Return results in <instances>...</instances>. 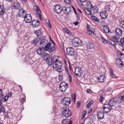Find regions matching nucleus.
<instances>
[{
  "label": "nucleus",
  "instance_id": "57",
  "mask_svg": "<svg viewBox=\"0 0 124 124\" xmlns=\"http://www.w3.org/2000/svg\"><path fill=\"white\" fill-rule=\"evenodd\" d=\"M64 0V2H66L69 4H70L71 3V2L70 0Z\"/></svg>",
  "mask_w": 124,
  "mask_h": 124
},
{
  "label": "nucleus",
  "instance_id": "20",
  "mask_svg": "<svg viewBox=\"0 0 124 124\" xmlns=\"http://www.w3.org/2000/svg\"><path fill=\"white\" fill-rule=\"evenodd\" d=\"M75 71L77 73L81 74L83 72V70L81 67H78L75 68Z\"/></svg>",
  "mask_w": 124,
  "mask_h": 124
},
{
  "label": "nucleus",
  "instance_id": "32",
  "mask_svg": "<svg viewBox=\"0 0 124 124\" xmlns=\"http://www.w3.org/2000/svg\"><path fill=\"white\" fill-rule=\"evenodd\" d=\"M68 87V86H59V88L60 90L62 92H65Z\"/></svg>",
  "mask_w": 124,
  "mask_h": 124
},
{
  "label": "nucleus",
  "instance_id": "16",
  "mask_svg": "<svg viewBox=\"0 0 124 124\" xmlns=\"http://www.w3.org/2000/svg\"><path fill=\"white\" fill-rule=\"evenodd\" d=\"M5 13V9L4 6L3 5H0V15H3Z\"/></svg>",
  "mask_w": 124,
  "mask_h": 124
},
{
  "label": "nucleus",
  "instance_id": "14",
  "mask_svg": "<svg viewBox=\"0 0 124 124\" xmlns=\"http://www.w3.org/2000/svg\"><path fill=\"white\" fill-rule=\"evenodd\" d=\"M122 31L121 29L117 28L116 30V34L118 36H120L122 34Z\"/></svg>",
  "mask_w": 124,
  "mask_h": 124
},
{
  "label": "nucleus",
  "instance_id": "4",
  "mask_svg": "<svg viewBox=\"0 0 124 124\" xmlns=\"http://www.w3.org/2000/svg\"><path fill=\"white\" fill-rule=\"evenodd\" d=\"M67 54L72 56L74 55L75 51L74 49L71 47H68L66 48Z\"/></svg>",
  "mask_w": 124,
  "mask_h": 124
},
{
  "label": "nucleus",
  "instance_id": "61",
  "mask_svg": "<svg viewBox=\"0 0 124 124\" xmlns=\"http://www.w3.org/2000/svg\"><path fill=\"white\" fill-rule=\"evenodd\" d=\"M72 8L73 9V11H74V13H75V14H77V12L75 8L72 6Z\"/></svg>",
  "mask_w": 124,
  "mask_h": 124
},
{
  "label": "nucleus",
  "instance_id": "62",
  "mask_svg": "<svg viewBox=\"0 0 124 124\" xmlns=\"http://www.w3.org/2000/svg\"><path fill=\"white\" fill-rule=\"evenodd\" d=\"M109 42H110V43L112 45L115 44V42L112 41V40H110Z\"/></svg>",
  "mask_w": 124,
  "mask_h": 124
},
{
  "label": "nucleus",
  "instance_id": "17",
  "mask_svg": "<svg viewBox=\"0 0 124 124\" xmlns=\"http://www.w3.org/2000/svg\"><path fill=\"white\" fill-rule=\"evenodd\" d=\"M42 55L43 57L44 60H46L48 58H50V56L49 54L46 53V52L42 54Z\"/></svg>",
  "mask_w": 124,
  "mask_h": 124
},
{
  "label": "nucleus",
  "instance_id": "37",
  "mask_svg": "<svg viewBox=\"0 0 124 124\" xmlns=\"http://www.w3.org/2000/svg\"><path fill=\"white\" fill-rule=\"evenodd\" d=\"M51 59V57H50V58H48L46 60V62L49 65H51V61L50 60Z\"/></svg>",
  "mask_w": 124,
  "mask_h": 124
},
{
  "label": "nucleus",
  "instance_id": "43",
  "mask_svg": "<svg viewBox=\"0 0 124 124\" xmlns=\"http://www.w3.org/2000/svg\"><path fill=\"white\" fill-rule=\"evenodd\" d=\"M68 86V85L67 83L64 82H62L60 84L59 86Z\"/></svg>",
  "mask_w": 124,
  "mask_h": 124
},
{
  "label": "nucleus",
  "instance_id": "30",
  "mask_svg": "<svg viewBox=\"0 0 124 124\" xmlns=\"http://www.w3.org/2000/svg\"><path fill=\"white\" fill-rule=\"evenodd\" d=\"M122 101H124V95L121 96L120 98L119 97L118 98V103H121Z\"/></svg>",
  "mask_w": 124,
  "mask_h": 124
},
{
  "label": "nucleus",
  "instance_id": "25",
  "mask_svg": "<svg viewBox=\"0 0 124 124\" xmlns=\"http://www.w3.org/2000/svg\"><path fill=\"white\" fill-rule=\"evenodd\" d=\"M32 26L34 28H36L37 27L39 26V23H37L36 22V20H33L32 21L31 23Z\"/></svg>",
  "mask_w": 124,
  "mask_h": 124
},
{
  "label": "nucleus",
  "instance_id": "23",
  "mask_svg": "<svg viewBox=\"0 0 124 124\" xmlns=\"http://www.w3.org/2000/svg\"><path fill=\"white\" fill-rule=\"evenodd\" d=\"M103 29L105 32L108 33L110 31L109 27L107 25L103 26Z\"/></svg>",
  "mask_w": 124,
  "mask_h": 124
},
{
  "label": "nucleus",
  "instance_id": "39",
  "mask_svg": "<svg viewBox=\"0 0 124 124\" xmlns=\"http://www.w3.org/2000/svg\"><path fill=\"white\" fill-rule=\"evenodd\" d=\"M6 97H7V95L5 96L3 95L2 96V97H1V98H2L1 99L2 100H4L3 101V102H6L8 100V97H7V98H6Z\"/></svg>",
  "mask_w": 124,
  "mask_h": 124
},
{
  "label": "nucleus",
  "instance_id": "8",
  "mask_svg": "<svg viewBox=\"0 0 124 124\" xmlns=\"http://www.w3.org/2000/svg\"><path fill=\"white\" fill-rule=\"evenodd\" d=\"M54 65L55 66L56 68L57 71L60 73H61L62 71L61 69L62 64L61 62H60L59 63H55Z\"/></svg>",
  "mask_w": 124,
  "mask_h": 124
},
{
  "label": "nucleus",
  "instance_id": "10",
  "mask_svg": "<svg viewBox=\"0 0 124 124\" xmlns=\"http://www.w3.org/2000/svg\"><path fill=\"white\" fill-rule=\"evenodd\" d=\"M104 112L103 111L101 110L99 111L97 113V115L98 118L99 119H103L104 116Z\"/></svg>",
  "mask_w": 124,
  "mask_h": 124
},
{
  "label": "nucleus",
  "instance_id": "41",
  "mask_svg": "<svg viewBox=\"0 0 124 124\" xmlns=\"http://www.w3.org/2000/svg\"><path fill=\"white\" fill-rule=\"evenodd\" d=\"M55 58H54L53 57H51V59L50 60H51V65L52 64L53 65L54 63H55ZM53 67L54 68V67L53 65Z\"/></svg>",
  "mask_w": 124,
  "mask_h": 124
},
{
  "label": "nucleus",
  "instance_id": "7",
  "mask_svg": "<svg viewBox=\"0 0 124 124\" xmlns=\"http://www.w3.org/2000/svg\"><path fill=\"white\" fill-rule=\"evenodd\" d=\"M62 102L65 105L68 106L71 103V100L70 98L65 97L62 99Z\"/></svg>",
  "mask_w": 124,
  "mask_h": 124
},
{
  "label": "nucleus",
  "instance_id": "12",
  "mask_svg": "<svg viewBox=\"0 0 124 124\" xmlns=\"http://www.w3.org/2000/svg\"><path fill=\"white\" fill-rule=\"evenodd\" d=\"M101 17L102 19H105L108 16V14L107 12L105 11H102L100 13Z\"/></svg>",
  "mask_w": 124,
  "mask_h": 124
},
{
  "label": "nucleus",
  "instance_id": "24",
  "mask_svg": "<svg viewBox=\"0 0 124 124\" xmlns=\"http://www.w3.org/2000/svg\"><path fill=\"white\" fill-rule=\"evenodd\" d=\"M39 42V38H37L35 39H34L31 41V43L32 44H33L34 46H35L37 45V43Z\"/></svg>",
  "mask_w": 124,
  "mask_h": 124
},
{
  "label": "nucleus",
  "instance_id": "64",
  "mask_svg": "<svg viewBox=\"0 0 124 124\" xmlns=\"http://www.w3.org/2000/svg\"><path fill=\"white\" fill-rule=\"evenodd\" d=\"M4 114L5 115V117L6 118H7L8 116V114L7 112H5L4 113Z\"/></svg>",
  "mask_w": 124,
  "mask_h": 124
},
{
  "label": "nucleus",
  "instance_id": "6",
  "mask_svg": "<svg viewBox=\"0 0 124 124\" xmlns=\"http://www.w3.org/2000/svg\"><path fill=\"white\" fill-rule=\"evenodd\" d=\"M118 102V100L116 98H112L109 100V104L110 105L114 107L116 105Z\"/></svg>",
  "mask_w": 124,
  "mask_h": 124
},
{
  "label": "nucleus",
  "instance_id": "28",
  "mask_svg": "<svg viewBox=\"0 0 124 124\" xmlns=\"http://www.w3.org/2000/svg\"><path fill=\"white\" fill-rule=\"evenodd\" d=\"M14 7L17 9H19L20 8V4L17 2H15L14 4Z\"/></svg>",
  "mask_w": 124,
  "mask_h": 124
},
{
  "label": "nucleus",
  "instance_id": "54",
  "mask_svg": "<svg viewBox=\"0 0 124 124\" xmlns=\"http://www.w3.org/2000/svg\"><path fill=\"white\" fill-rule=\"evenodd\" d=\"M65 32L66 33L69 34H71V32L70 31H69L67 28H66L65 29Z\"/></svg>",
  "mask_w": 124,
  "mask_h": 124
},
{
  "label": "nucleus",
  "instance_id": "45",
  "mask_svg": "<svg viewBox=\"0 0 124 124\" xmlns=\"http://www.w3.org/2000/svg\"><path fill=\"white\" fill-rule=\"evenodd\" d=\"M93 103V101H90V102L88 103L87 105V107L88 108H90L92 104Z\"/></svg>",
  "mask_w": 124,
  "mask_h": 124
},
{
  "label": "nucleus",
  "instance_id": "46",
  "mask_svg": "<svg viewBox=\"0 0 124 124\" xmlns=\"http://www.w3.org/2000/svg\"><path fill=\"white\" fill-rule=\"evenodd\" d=\"M67 9H68V10L69 11H68L66 13V14H70L71 12V11H72V7H70L69 8L67 7Z\"/></svg>",
  "mask_w": 124,
  "mask_h": 124
},
{
  "label": "nucleus",
  "instance_id": "35",
  "mask_svg": "<svg viewBox=\"0 0 124 124\" xmlns=\"http://www.w3.org/2000/svg\"><path fill=\"white\" fill-rule=\"evenodd\" d=\"M84 9L85 12L87 14L89 15H91V13L90 10H89L88 9L86 8H84Z\"/></svg>",
  "mask_w": 124,
  "mask_h": 124
},
{
  "label": "nucleus",
  "instance_id": "53",
  "mask_svg": "<svg viewBox=\"0 0 124 124\" xmlns=\"http://www.w3.org/2000/svg\"><path fill=\"white\" fill-rule=\"evenodd\" d=\"M12 94V92L10 91V92L8 93V95L6 94V95H7V97H8V98L9 97H11Z\"/></svg>",
  "mask_w": 124,
  "mask_h": 124
},
{
  "label": "nucleus",
  "instance_id": "27",
  "mask_svg": "<svg viewBox=\"0 0 124 124\" xmlns=\"http://www.w3.org/2000/svg\"><path fill=\"white\" fill-rule=\"evenodd\" d=\"M118 56H119L121 59L124 58V54L122 53L120 51H118L117 52Z\"/></svg>",
  "mask_w": 124,
  "mask_h": 124
},
{
  "label": "nucleus",
  "instance_id": "58",
  "mask_svg": "<svg viewBox=\"0 0 124 124\" xmlns=\"http://www.w3.org/2000/svg\"><path fill=\"white\" fill-rule=\"evenodd\" d=\"M3 95L2 93V90L1 89H0V97H2V96Z\"/></svg>",
  "mask_w": 124,
  "mask_h": 124
},
{
  "label": "nucleus",
  "instance_id": "48",
  "mask_svg": "<svg viewBox=\"0 0 124 124\" xmlns=\"http://www.w3.org/2000/svg\"><path fill=\"white\" fill-rule=\"evenodd\" d=\"M102 39V41L103 42L104 44H106L107 43L108 41L107 40L105 39L103 37H102L101 38Z\"/></svg>",
  "mask_w": 124,
  "mask_h": 124
},
{
  "label": "nucleus",
  "instance_id": "18",
  "mask_svg": "<svg viewBox=\"0 0 124 124\" xmlns=\"http://www.w3.org/2000/svg\"><path fill=\"white\" fill-rule=\"evenodd\" d=\"M19 13L21 14L22 17H24L27 15L26 12L22 9L19 10Z\"/></svg>",
  "mask_w": 124,
  "mask_h": 124
},
{
  "label": "nucleus",
  "instance_id": "38",
  "mask_svg": "<svg viewBox=\"0 0 124 124\" xmlns=\"http://www.w3.org/2000/svg\"><path fill=\"white\" fill-rule=\"evenodd\" d=\"M93 12L94 13H97L99 11V9L96 6H93Z\"/></svg>",
  "mask_w": 124,
  "mask_h": 124
},
{
  "label": "nucleus",
  "instance_id": "3",
  "mask_svg": "<svg viewBox=\"0 0 124 124\" xmlns=\"http://www.w3.org/2000/svg\"><path fill=\"white\" fill-rule=\"evenodd\" d=\"M103 110L106 113H109L112 109V107L110 105L109 103L105 104L104 105Z\"/></svg>",
  "mask_w": 124,
  "mask_h": 124
},
{
  "label": "nucleus",
  "instance_id": "60",
  "mask_svg": "<svg viewBox=\"0 0 124 124\" xmlns=\"http://www.w3.org/2000/svg\"><path fill=\"white\" fill-rule=\"evenodd\" d=\"M86 92L87 93H90L92 92V91H91V90L89 89H87Z\"/></svg>",
  "mask_w": 124,
  "mask_h": 124
},
{
  "label": "nucleus",
  "instance_id": "22",
  "mask_svg": "<svg viewBox=\"0 0 124 124\" xmlns=\"http://www.w3.org/2000/svg\"><path fill=\"white\" fill-rule=\"evenodd\" d=\"M119 45L124 48V38H121L120 40L119 43L118 44Z\"/></svg>",
  "mask_w": 124,
  "mask_h": 124
},
{
  "label": "nucleus",
  "instance_id": "56",
  "mask_svg": "<svg viewBox=\"0 0 124 124\" xmlns=\"http://www.w3.org/2000/svg\"><path fill=\"white\" fill-rule=\"evenodd\" d=\"M104 99V97H101V98L99 99V101L101 102V103H102L103 101V100Z\"/></svg>",
  "mask_w": 124,
  "mask_h": 124
},
{
  "label": "nucleus",
  "instance_id": "2",
  "mask_svg": "<svg viewBox=\"0 0 124 124\" xmlns=\"http://www.w3.org/2000/svg\"><path fill=\"white\" fill-rule=\"evenodd\" d=\"M62 114L63 115L66 117H69L71 115V111L67 107H65L63 108Z\"/></svg>",
  "mask_w": 124,
  "mask_h": 124
},
{
  "label": "nucleus",
  "instance_id": "52",
  "mask_svg": "<svg viewBox=\"0 0 124 124\" xmlns=\"http://www.w3.org/2000/svg\"><path fill=\"white\" fill-rule=\"evenodd\" d=\"M36 16L38 17H39L40 20H43L41 17V13H38L36 14Z\"/></svg>",
  "mask_w": 124,
  "mask_h": 124
},
{
  "label": "nucleus",
  "instance_id": "11",
  "mask_svg": "<svg viewBox=\"0 0 124 124\" xmlns=\"http://www.w3.org/2000/svg\"><path fill=\"white\" fill-rule=\"evenodd\" d=\"M24 17L26 23H30L32 21L31 15L30 14H27Z\"/></svg>",
  "mask_w": 124,
  "mask_h": 124
},
{
  "label": "nucleus",
  "instance_id": "33",
  "mask_svg": "<svg viewBox=\"0 0 124 124\" xmlns=\"http://www.w3.org/2000/svg\"><path fill=\"white\" fill-rule=\"evenodd\" d=\"M89 118L91 121L93 122L95 119V117L93 115H92L89 116Z\"/></svg>",
  "mask_w": 124,
  "mask_h": 124
},
{
  "label": "nucleus",
  "instance_id": "40",
  "mask_svg": "<svg viewBox=\"0 0 124 124\" xmlns=\"http://www.w3.org/2000/svg\"><path fill=\"white\" fill-rule=\"evenodd\" d=\"M94 47V44L92 43H90L88 45V47L89 49H93Z\"/></svg>",
  "mask_w": 124,
  "mask_h": 124
},
{
  "label": "nucleus",
  "instance_id": "15",
  "mask_svg": "<svg viewBox=\"0 0 124 124\" xmlns=\"http://www.w3.org/2000/svg\"><path fill=\"white\" fill-rule=\"evenodd\" d=\"M34 33L37 36V38H39L40 37H41V36L42 33V29H40L35 32Z\"/></svg>",
  "mask_w": 124,
  "mask_h": 124
},
{
  "label": "nucleus",
  "instance_id": "44",
  "mask_svg": "<svg viewBox=\"0 0 124 124\" xmlns=\"http://www.w3.org/2000/svg\"><path fill=\"white\" fill-rule=\"evenodd\" d=\"M92 18L96 22H99L100 21L99 19H97V17L95 16H91Z\"/></svg>",
  "mask_w": 124,
  "mask_h": 124
},
{
  "label": "nucleus",
  "instance_id": "59",
  "mask_svg": "<svg viewBox=\"0 0 124 124\" xmlns=\"http://www.w3.org/2000/svg\"><path fill=\"white\" fill-rule=\"evenodd\" d=\"M77 106L78 108L80 106V102L79 101L77 102Z\"/></svg>",
  "mask_w": 124,
  "mask_h": 124
},
{
  "label": "nucleus",
  "instance_id": "36",
  "mask_svg": "<svg viewBox=\"0 0 124 124\" xmlns=\"http://www.w3.org/2000/svg\"><path fill=\"white\" fill-rule=\"evenodd\" d=\"M86 5L88 7L89 6H90L91 8V9L93 8L94 7L93 6L92 4L91 3V2L90 1H87L86 3Z\"/></svg>",
  "mask_w": 124,
  "mask_h": 124
},
{
  "label": "nucleus",
  "instance_id": "29",
  "mask_svg": "<svg viewBox=\"0 0 124 124\" xmlns=\"http://www.w3.org/2000/svg\"><path fill=\"white\" fill-rule=\"evenodd\" d=\"M43 48V46L41 48L40 47H39V48L37 49V52L38 54L40 55H42V49Z\"/></svg>",
  "mask_w": 124,
  "mask_h": 124
},
{
  "label": "nucleus",
  "instance_id": "47",
  "mask_svg": "<svg viewBox=\"0 0 124 124\" xmlns=\"http://www.w3.org/2000/svg\"><path fill=\"white\" fill-rule=\"evenodd\" d=\"M112 39L113 40H114L117 42L119 43V42L118 39H119V38H117L116 36H115L112 38Z\"/></svg>",
  "mask_w": 124,
  "mask_h": 124
},
{
  "label": "nucleus",
  "instance_id": "51",
  "mask_svg": "<svg viewBox=\"0 0 124 124\" xmlns=\"http://www.w3.org/2000/svg\"><path fill=\"white\" fill-rule=\"evenodd\" d=\"M86 111H84L83 112V113H82V117L83 119H84L85 118V117L86 115Z\"/></svg>",
  "mask_w": 124,
  "mask_h": 124
},
{
  "label": "nucleus",
  "instance_id": "9",
  "mask_svg": "<svg viewBox=\"0 0 124 124\" xmlns=\"http://www.w3.org/2000/svg\"><path fill=\"white\" fill-rule=\"evenodd\" d=\"M39 41L40 40L39 44L41 45L44 44V45L46 44L47 42V40L46 39V37L45 36H42L39 38Z\"/></svg>",
  "mask_w": 124,
  "mask_h": 124
},
{
  "label": "nucleus",
  "instance_id": "31",
  "mask_svg": "<svg viewBox=\"0 0 124 124\" xmlns=\"http://www.w3.org/2000/svg\"><path fill=\"white\" fill-rule=\"evenodd\" d=\"M55 45H53L50 47L48 51L50 53H52L55 50Z\"/></svg>",
  "mask_w": 124,
  "mask_h": 124
},
{
  "label": "nucleus",
  "instance_id": "13",
  "mask_svg": "<svg viewBox=\"0 0 124 124\" xmlns=\"http://www.w3.org/2000/svg\"><path fill=\"white\" fill-rule=\"evenodd\" d=\"M99 81L100 82H103L106 79V78L104 75H100L97 78Z\"/></svg>",
  "mask_w": 124,
  "mask_h": 124
},
{
  "label": "nucleus",
  "instance_id": "42",
  "mask_svg": "<svg viewBox=\"0 0 124 124\" xmlns=\"http://www.w3.org/2000/svg\"><path fill=\"white\" fill-rule=\"evenodd\" d=\"M69 120L67 119H64L62 120L61 124H68Z\"/></svg>",
  "mask_w": 124,
  "mask_h": 124
},
{
  "label": "nucleus",
  "instance_id": "26",
  "mask_svg": "<svg viewBox=\"0 0 124 124\" xmlns=\"http://www.w3.org/2000/svg\"><path fill=\"white\" fill-rule=\"evenodd\" d=\"M51 45V43L49 42L48 44H47L45 47H43L44 49L46 51H48Z\"/></svg>",
  "mask_w": 124,
  "mask_h": 124
},
{
  "label": "nucleus",
  "instance_id": "55",
  "mask_svg": "<svg viewBox=\"0 0 124 124\" xmlns=\"http://www.w3.org/2000/svg\"><path fill=\"white\" fill-rule=\"evenodd\" d=\"M48 22H47V24L48 25V26L50 28H51L52 27L50 23V22L49 20L48 19Z\"/></svg>",
  "mask_w": 124,
  "mask_h": 124
},
{
  "label": "nucleus",
  "instance_id": "19",
  "mask_svg": "<svg viewBox=\"0 0 124 124\" xmlns=\"http://www.w3.org/2000/svg\"><path fill=\"white\" fill-rule=\"evenodd\" d=\"M109 70L110 77L113 78H116L117 77L114 74L112 69L111 68H109Z\"/></svg>",
  "mask_w": 124,
  "mask_h": 124
},
{
  "label": "nucleus",
  "instance_id": "1",
  "mask_svg": "<svg viewBox=\"0 0 124 124\" xmlns=\"http://www.w3.org/2000/svg\"><path fill=\"white\" fill-rule=\"evenodd\" d=\"M72 43L74 46L76 47L81 46L82 43L81 40L79 38H76L73 39Z\"/></svg>",
  "mask_w": 124,
  "mask_h": 124
},
{
  "label": "nucleus",
  "instance_id": "50",
  "mask_svg": "<svg viewBox=\"0 0 124 124\" xmlns=\"http://www.w3.org/2000/svg\"><path fill=\"white\" fill-rule=\"evenodd\" d=\"M59 79L60 82H61L63 80V75H59Z\"/></svg>",
  "mask_w": 124,
  "mask_h": 124
},
{
  "label": "nucleus",
  "instance_id": "21",
  "mask_svg": "<svg viewBox=\"0 0 124 124\" xmlns=\"http://www.w3.org/2000/svg\"><path fill=\"white\" fill-rule=\"evenodd\" d=\"M33 8L35 11H37L36 15L38 13H41V10H40L39 8L37 6H34Z\"/></svg>",
  "mask_w": 124,
  "mask_h": 124
},
{
  "label": "nucleus",
  "instance_id": "49",
  "mask_svg": "<svg viewBox=\"0 0 124 124\" xmlns=\"http://www.w3.org/2000/svg\"><path fill=\"white\" fill-rule=\"evenodd\" d=\"M120 26L122 28H124V20L121 22L120 24Z\"/></svg>",
  "mask_w": 124,
  "mask_h": 124
},
{
  "label": "nucleus",
  "instance_id": "34",
  "mask_svg": "<svg viewBox=\"0 0 124 124\" xmlns=\"http://www.w3.org/2000/svg\"><path fill=\"white\" fill-rule=\"evenodd\" d=\"M5 111V109L3 105H0V113L1 112L4 113Z\"/></svg>",
  "mask_w": 124,
  "mask_h": 124
},
{
  "label": "nucleus",
  "instance_id": "63",
  "mask_svg": "<svg viewBox=\"0 0 124 124\" xmlns=\"http://www.w3.org/2000/svg\"><path fill=\"white\" fill-rule=\"evenodd\" d=\"M86 27H87V31L90 29V25H89L87 24V26Z\"/></svg>",
  "mask_w": 124,
  "mask_h": 124
},
{
  "label": "nucleus",
  "instance_id": "5",
  "mask_svg": "<svg viewBox=\"0 0 124 124\" xmlns=\"http://www.w3.org/2000/svg\"><path fill=\"white\" fill-rule=\"evenodd\" d=\"M54 9L55 12L58 14L63 10V9L60 5L58 4L55 5Z\"/></svg>",
  "mask_w": 124,
  "mask_h": 124
}]
</instances>
